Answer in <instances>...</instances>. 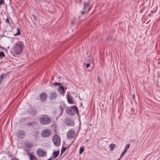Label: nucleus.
Listing matches in <instances>:
<instances>
[{
    "label": "nucleus",
    "mask_w": 160,
    "mask_h": 160,
    "mask_svg": "<svg viewBox=\"0 0 160 160\" xmlns=\"http://www.w3.org/2000/svg\"><path fill=\"white\" fill-rule=\"evenodd\" d=\"M65 123L66 125L69 127L73 126L74 124V122L73 120L70 118L67 119L65 121Z\"/></svg>",
    "instance_id": "obj_9"
},
{
    "label": "nucleus",
    "mask_w": 160,
    "mask_h": 160,
    "mask_svg": "<svg viewBox=\"0 0 160 160\" xmlns=\"http://www.w3.org/2000/svg\"><path fill=\"white\" fill-rule=\"evenodd\" d=\"M130 147V144H129L128 143L127 144L124 148V151L127 152L128 150L129 149Z\"/></svg>",
    "instance_id": "obj_19"
},
{
    "label": "nucleus",
    "mask_w": 160,
    "mask_h": 160,
    "mask_svg": "<svg viewBox=\"0 0 160 160\" xmlns=\"http://www.w3.org/2000/svg\"><path fill=\"white\" fill-rule=\"evenodd\" d=\"M40 121L42 124H47L50 123L51 119L48 116L44 115L40 118Z\"/></svg>",
    "instance_id": "obj_3"
},
{
    "label": "nucleus",
    "mask_w": 160,
    "mask_h": 160,
    "mask_svg": "<svg viewBox=\"0 0 160 160\" xmlns=\"http://www.w3.org/2000/svg\"><path fill=\"white\" fill-rule=\"evenodd\" d=\"M110 147V148L111 150V151H112L114 149L115 147V144H110L109 146Z\"/></svg>",
    "instance_id": "obj_23"
},
{
    "label": "nucleus",
    "mask_w": 160,
    "mask_h": 160,
    "mask_svg": "<svg viewBox=\"0 0 160 160\" xmlns=\"http://www.w3.org/2000/svg\"><path fill=\"white\" fill-rule=\"evenodd\" d=\"M52 141L55 145L56 146H59L61 143L60 139L58 136L55 135L52 138Z\"/></svg>",
    "instance_id": "obj_6"
},
{
    "label": "nucleus",
    "mask_w": 160,
    "mask_h": 160,
    "mask_svg": "<svg viewBox=\"0 0 160 160\" xmlns=\"http://www.w3.org/2000/svg\"><path fill=\"white\" fill-rule=\"evenodd\" d=\"M35 123H36V122H30L28 123L27 124H28V126H30L31 125H33Z\"/></svg>",
    "instance_id": "obj_26"
},
{
    "label": "nucleus",
    "mask_w": 160,
    "mask_h": 160,
    "mask_svg": "<svg viewBox=\"0 0 160 160\" xmlns=\"http://www.w3.org/2000/svg\"><path fill=\"white\" fill-rule=\"evenodd\" d=\"M126 153V152L124 150L122 152V153H121L120 157L119 158V160H120L124 156L125 154Z\"/></svg>",
    "instance_id": "obj_21"
},
{
    "label": "nucleus",
    "mask_w": 160,
    "mask_h": 160,
    "mask_svg": "<svg viewBox=\"0 0 160 160\" xmlns=\"http://www.w3.org/2000/svg\"><path fill=\"white\" fill-rule=\"evenodd\" d=\"M65 88L63 86H60L59 87L58 90L59 92L63 95H64L65 92V91H64Z\"/></svg>",
    "instance_id": "obj_15"
},
{
    "label": "nucleus",
    "mask_w": 160,
    "mask_h": 160,
    "mask_svg": "<svg viewBox=\"0 0 160 160\" xmlns=\"http://www.w3.org/2000/svg\"><path fill=\"white\" fill-rule=\"evenodd\" d=\"M84 151V148L83 147H81L79 150V154L82 153Z\"/></svg>",
    "instance_id": "obj_25"
},
{
    "label": "nucleus",
    "mask_w": 160,
    "mask_h": 160,
    "mask_svg": "<svg viewBox=\"0 0 160 160\" xmlns=\"http://www.w3.org/2000/svg\"><path fill=\"white\" fill-rule=\"evenodd\" d=\"M74 23V21H72V22H71V24L72 25Z\"/></svg>",
    "instance_id": "obj_33"
},
{
    "label": "nucleus",
    "mask_w": 160,
    "mask_h": 160,
    "mask_svg": "<svg viewBox=\"0 0 160 160\" xmlns=\"http://www.w3.org/2000/svg\"><path fill=\"white\" fill-rule=\"evenodd\" d=\"M133 99L135 98V95L134 94L133 95Z\"/></svg>",
    "instance_id": "obj_34"
},
{
    "label": "nucleus",
    "mask_w": 160,
    "mask_h": 160,
    "mask_svg": "<svg viewBox=\"0 0 160 160\" xmlns=\"http://www.w3.org/2000/svg\"><path fill=\"white\" fill-rule=\"evenodd\" d=\"M50 99L51 100H53L55 99L57 96V94L55 91H53L50 94Z\"/></svg>",
    "instance_id": "obj_14"
},
{
    "label": "nucleus",
    "mask_w": 160,
    "mask_h": 160,
    "mask_svg": "<svg viewBox=\"0 0 160 160\" xmlns=\"http://www.w3.org/2000/svg\"><path fill=\"white\" fill-rule=\"evenodd\" d=\"M23 48V45L22 42L18 41L15 43L13 47V49L16 54H19L22 52Z\"/></svg>",
    "instance_id": "obj_1"
},
{
    "label": "nucleus",
    "mask_w": 160,
    "mask_h": 160,
    "mask_svg": "<svg viewBox=\"0 0 160 160\" xmlns=\"http://www.w3.org/2000/svg\"><path fill=\"white\" fill-rule=\"evenodd\" d=\"M65 111L67 113L70 115H74L76 113L78 114V109L76 106L67 107L66 108Z\"/></svg>",
    "instance_id": "obj_2"
},
{
    "label": "nucleus",
    "mask_w": 160,
    "mask_h": 160,
    "mask_svg": "<svg viewBox=\"0 0 160 160\" xmlns=\"http://www.w3.org/2000/svg\"><path fill=\"white\" fill-rule=\"evenodd\" d=\"M37 155L40 157H43L46 155V152L43 150L39 149L37 150Z\"/></svg>",
    "instance_id": "obj_10"
},
{
    "label": "nucleus",
    "mask_w": 160,
    "mask_h": 160,
    "mask_svg": "<svg viewBox=\"0 0 160 160\" xmlns=\"http://www.w3.org/2000/svg\"><path fill=\"white\" fill-rule=\"evenodd\" d=\"M6 22H7V23H9V20L8 19V18H7L6 19V21H5Z\"/></svg>",
    "instance_id": "obj_31"
},
{
    "label": "nucleus",
    "mask_w": 160,
    "mask_h": 160,
    "mask_svg": "<svg viewBox=\"0 0 160 160\" xmlns=\"http://www.w3.org/2000/svg\"><path fill=\"white\" fill-rule=\"evenodd\" d=\"M66 107V104L64 102H61L60 103L58 108V110L59 112V116L62 115Z\"/></svg>",
    "instance_id": "obj_5"
},
{
    "label": "nucleus",
    "mask_w": 160,
    "mask_h": 160,
    "mask_svg": "<svg viewBox=\"0 0 160 160\" xmlns=\"http://www.w3.org/2000/svg\"><path fill=\"white\" fill-rule=\"evenodd\" d=\"M61 85V83H59L58 82H55L54 83H53V85L54 86L59 85L60 86Z\"/></svg>",
    "instance_id": "obj_28"
},
{
    "label": "nucleus",
    "mask_w": 160,
    "mask_h": 160,
    "mask_svg": "<svg viewBox=\"0 0 160 160\" xmlns=\"http://www.w3.org/2000/svg\"><path fill=\"white\" fill-rule=\"evenodd\" d=\"M26 146L28 148H30L32 147V145L29 143H27L26 144Z\"/></svg>",
    "instance_id": "obj_27"
},
{
    "label": "nucleus",
    "mask_w": 160,
    "mask_h": 160,
    "mask_svg": "<svg viewBox=\"0 0 160 160\" xmlns=\"http://www.w3.org/2000/svg\"><path fill=\"white\" fill-rule=\"evenodd\" d=\"M82 14H84V12H82Z\"/></svg>",
    "instance_id": "obj_35"
},
{
    "label": "nucleus",
    "mask_w": 160,
    "mask_h": 160,
    "mask_svg": "<svg viewBox=\"0 0 160 160\" xmlns=\"http://www.w3.org/2000/svg\"><path fill=\"white\" fill-rule=\"evenodd\" d=\"M25 132L22 130H19L17 133V137L20 139L24 138L25 135Z\"/></svg>",
    "instance_id": "obj_7"
},
{
    "label": "nucleus",
    "mask_w": 160,
    "mask_h": 160,
    "mask_svg": "<svg viewBox=\"0 0 160 160\" xmlns=\"http://www.w3.org/2000/svg\"><path fill=\"white\" fill-rule=\"evenodd\" d=\"M76 136L75 131L73 129H69L67 134V136L68 139L73 138L75 137Z\"/></svg>",
    "instance_id": "obj_4"
},
{
    "label": "nucleus",
    "mask_w": 160,
    "mask_h": 160,
    "mask_svg": "<svg viewBox=\"0 0 160 160\" xmlns=\"http://www.w3.org/2000/svg\"><path fill=\"white\" fill-rule=\"evenodd\" d=\"M28 155L29 157L30 160H36L37 159V158L35 156L30 153L28 152Z\"/></svg>",
    "instance_id": "obj_17"
},
{
    "label": "nucleus",
    "mask_w": 160,
    "mask_h": 160,
    "mask_svg": "<svg viewBox=\"0 0 160 160\" xmlns=\"http://www.w3.org/2000/svg\"><path fill=\"white\" fill-rule=\"evenodd\" d=\"M47 97V95L45 93L42 92L40 95V98L41 101L42 102L45 101Z\"/></svg>",
    "instance_id": "obj_11"
},
{
    "label": "nucleus",
    "mask_w": 160,
    "mask_h": 160,
    "mask_svg": "<svg viewBox=\"0 0 160 160\" xmlns=\"http://www.w3.org/2000/svg\"><path fill=\"white\" fill-rule=\"evenodd\" d=\"M27 112L28 114L32 115H35L37 114V111L31 108L28 109Z\"/></svg>",
    "instance_id": "obj_12"
},
{
    "label": "nucleus",
    "mask_w": 160,
    "mask_h": 160,
    "mask_svg": "<svg viewBox=\"0 0 160 160\" xmlns=\"http://www.w3.org/2000/svg\"><path fill=\"white\" fill-rule=\"evenodd\" d=\"M5 57V54L2 51L0 52V58H2V57Z\"/></svg>",
    "instance_id": "obj_24"
},
{
    "label": "nucleus",
    "mask_w": 160,
    "mask_h": 160,
    "mask_svg": "<svg viewBox=\"0 0 160 160\" xmlns=\"http://www.w3.org/2000/svg\"><path fill=\"white\" fill-rule=\"evenodd\" d=\"M90 66V64L87 63L86 65V68H88Z\"/></svg>",
    "instance_id": "obj_30"
},
{
    "label": "nucleus",
    "mask_w": 160,
    "mask_h": 160,
    "mask_svg": "<svg viewBox=\"0 0 160 160\" xmlns=\"http://www.w3.org/2000/svg\"><path fill=\"white\" fill-rule=\"evenodd\" d=\"M17 32L16 33L14 34V36H18L20 34V32L19 29L18 28H17Z\"/></svg>",
    "instance_id": "obj_20"
},
{
    "label": "nucleus",
    "mask_w": 160,
    "mask_h": 160,
    "mask_svg": "<svg viewBox=\"0 0 160 160\" xmlns=\"http://www.w3.org/2000/svg\"><path fill=\"white\" fill-rule=\"evenodd\" d=\"M90 4V3L89 2L85 3H84V8L85 9L87 8L89 6Z\"/></svg>",
    "instance_id": "obj_22"
},
{
    "label": "nucleus",
    "mask_w": 160,
    "mask_h": 160,
    "mask_svg": "<svg viewBox=\"0 0 160 160\" xmlns=\"http://www.w3.org/2000/svg\"><path fill=\"white\" fill-rule=\"evenodd\" d=\"M98 81L99 82V83H101V80H100L99 77H98Z\"/></svg>",
    "instance_id": "obj_32"
},
{
    "label": "nucleus",
    "mask_w": 160,
    "mask_h": 160,
    "mask_svg": "<svg viewBox=\"0 0 160 160\" xmlns=\"http://www.w3.org/2000/svg\"><path fill=\"white\" fill-rule=\"evenodd\" d=\"M4 2V0H0V5L3 4Z\"/></svg>",
    "instance_id": "obj_29"
},
{
    "label": "nucleus",
    "mask_w": 160,
    "mask_h": 160,
    "mask_svg": "<svg viewBox=\"0 0 160 160\" xmlns=\"http://www.w3.org/2000/svg\"><path fill=\"white\" fill-rule=\"evenodd\" d=\"M51 132L48 129H47L43 130L42 132V135L44 138H46L49 136Z\"/></svg>",
    "instance_id": "obj_8"
},
{
    "label": "nucleus",
    "mask_w": 160,
    "mask_h": 160,
    "mask_svg": "<svg viewBox=\"0 0 160 160\" xmlns=\"http://www.w3.org/2000/svg\"><path fill=\"white\" fill-rule=\"evenodd\" d=\"M59 151H54L53 152L52 157L54 158H56L58 155Z\"/></svg>",
    "instance_id": "obj_18"
},
{
    "label": "nucleus",
    "mask_w": 160,
    "mask_h": 160,
    "mask_svg": "<svg viewBox=\"0 0 160 160\" xmlns=\"http://www.w3.org/2000/svg\"><path fill=\"white\" fill-rule=\"evenodd\" d=\"M66 97L68 103L73 104L74 103L73 101L71 96L70 94L67 93V94Z\"/></svg>",
    "instance_id": "obj_13"
},
{
    "label": "nucleus",
    "mask_w": 160,
    "mask_h": 160,
    "mask_svg": "<svg viewBox=\"0 0 160 160\" xmlns=\"http://www.w3.org/2000/svg\"><path fill=\"white\" fill-rule=\"evenodd\" d=\"M8 73H1L0 76V84L1 83L2 80L6 78V77L8 75Z\"/></svg>",
    "instance_id": "obj_16"
}]
</instances>
